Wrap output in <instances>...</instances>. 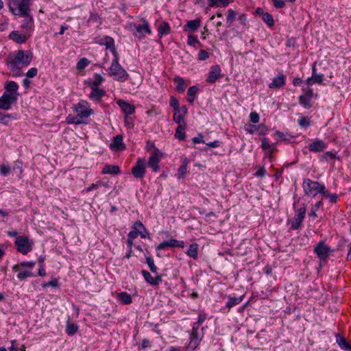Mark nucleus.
<instances>
[{
    "instance_id": "c9c22d12",
    "label": "nucleus",
    "mask_w": 351,
    "mask_h": 351,
    "mask_svg": "<svg viewBox=\"0 0 351 351\" xmlns=\"http://www.w3.org/2000/svg\"><path fill=\"white\" fill-rule=\"evenodd\" d=\"M185 123L179 124L176 130L175 136L179 140L183 141L185 139Z\"/></svg>"
},
{
    "instance_id": "69168bd1",
    "label": "nucleus",
    "mask_w": 351,
    "mask_h": 351,
    "mask_svg": "<svg viewBox=\"0 0 351 351\" xmlns=\"http://www.w3.org/2000/svg\"><path fill=\"white\" fill-rule=\"evenodd\" d=\"M38 73V69L35 67L29 69L26 73V76L29 78L34 77Z\"/></svg>"
},
{
    "instance_id": "2f4dec72",
    "label": "nucleus",
    "mask_w": 351,
    "mask_h": 351,
    "mask_svg": "<svg viewBox=\"0 0 351 351\" xmlns=\"http://www.w3.org/2000/svg\"><path fill=\"white\" fill-rule=\"evenodd\" d=\"M198 247L199 245L196 243L191 244L186 252V254L193 259H197L198 254Z\"/></svg>"
},
{
    "instance_id": "e433bc0d",
    "label": "nucleus",
    "mask_w": 351,
    "mask_h": 351,
    "mask_svg": "<svg viewBox=\"0 0 351 351\" xmlns=\"http://www.w3.org/2000/svg\"><path fill=\"white\" fill-rule=\"evenodd\" d=\"M94 77V80L88 83V86L90 88H98V86L104 81V78L99 74H95Z\"/></svg>"
},
{
    "instance_id": "f8f14e48",
    "label": "nucleus",
    "mask_w": 351,
    "mask_h": 351,
    "mask_svg": "<svg viewBox=\"0 0 351 351\" xmlns=\"http://www.w3.org/2000/svg\"><path fill=\"white\" fill-rule=\"evenodd\" d=\"M306 208L304 205L300 207V208L295 210V215L291 223V228L294 230H297L301 226L302 222L303 221L305 215H306Z\"/></svg>"
},
{
    "instance_id": "393cba45",
    "label": "nucleus",
    "mask_w": 351,
    "mask_h": 351,
    "mask_svg": "<svg viewBox=\"0 0 351 351\" xmlns=\"http://www.w3.org/2000/svg\"><path fill=\"white\" fill-rule=\"evenodd\" d=\"M335 337L336 343L341 350L351 351V346L348 343L346 338L341 334L337 333Z\"/></svg>"
},
{
    "instance_id": "5701e85b",
    "label": "nucleus",
    "mask_w": 351,
    "mask_h": 351,
    "mask_svg": "<svg viewBox=\"0 0 351 351\" xmlns=\"http://www.w3.org/2000/svg\"><path fill=\"white\" fill-rule=\"evenodd\" d=\"M117 103L123 112L127 115H130L134 112L135 107L134 105H132L122 99L118 100Z\"/></svg>"
},
{
    "instance_id": "7c9ffc66",
    "label": "nucleus",
    "mask_w": 351,
    "mask_h": 351,
    "mask_svg": "<svg viewBox=\"0 0 351 351\" xmlns=\"http://www.w3.org/2000/svg\"><path fill=\"white\" fill-rule=\"evenodd\" d=\"M243 297H244L243 295L237 297V298L229 296L228 301L227 302V303L226 304V307L228 308V309H230L233 306L241 303L243 299Z\"/></svg>"
},
{
    "instance_id": "20e7f679",
    "label": "nucleus",
    "mask_w": 351,
    "mask_h": 351,
    "mask_svg": "<svg viewBox=\"0 0 351 351\" xmlns=\"http://www.w3.org/2000/svg\"><path fill=\"white\" fill-rule=\"evenodd\" d=\"M302 188L305 195L314 197L318 194L322 195L326 186L322 182L306 178L303 180Z\"/></svg>"
},
{
    "instance_id": "6e6552de",
    "label": "nucleus",
    "mask_w": 351,
    "mask_h": 351,
    "mask_svg": "<svg viewBox=\"0 0 351 351\" xmlns=\"http://www.w3.org/2000/svg\"><path fill=\"white\" fill-rule=\"evenodd\" d=\"M130 27L134 28L133 34L134 36L139 39L144 38L146 34H152L150 25L145 19H142V24H131Z\"/></svg>"
},
{
    "instance_id": "bf43d9fd",
    "label": "nucleus",
    "mask_w": 351,
    "mask_h": 351,
    "mask_svg": "<svg viewBox=\"0 0 351 351\" xmlns=\"http://www.w3.org/2000/svg\"><path fill=\"white\" fill-rule=\"evenodd\" d=\"M237 20L239 21L243 28H245L247 25V16L245 14H241L237 17Z\"/></svg>"
},
{
    "instance_id": "7ed1b4c3",
    "label": "nucleus",
    "mask_w": 351,
    "mask_h": 351,
    "mask_svg": "<svg viewBox=\"0 0 351 351\" xmlns=\"http://www.w3.org/2000/svg\"><path fill=\"white\" fill-rule=\"evenodd\" d=\"M10 11L15 16L23 17L24 19L21 22V27L25 30V33L30 32L34 29V19L31 15L30 7L25 14H21L19 6H14V3L8 5Z\"/></svg>"
},
{
    "instance_id": "603ef678",
    "label": "nucleus",
    "mask_w": 351,
    "mask_h": 351,
    "mask_svg": "<svg viewBox=\"0 0 351 351\" xmlns=\"http://www.w3.org/2000/svg\"><path fill=\"white\" fill-rule=\"evenodd\" d=\"M187 43L189 45L194 47L196 46V45H198L199 46L202 45L199 40L197 39V37L193 35H189L188 36Z\"/></svg>"
},
{
    "instance_id": "a878e982",
    "label": "nucleus",
    "mask_w": 351,
    "mask_h": 351,
    "mask_svg": "<svg viewBox=\"0 0 351 351\" xmlns=\"http://www.w3.org/2000/svg\"><path fill=\"white\" fill-rule=\"evenodd\" d=\"M200 23L201 21L199 19L188 21L184 26V31H196L200 26Z\"/></svg>"
},
{
    "instance_id": "58836bf2",
    "label": "nucleus",
    "mask_w": 351,
    "mask_h": 351,
    "mask_svg": "<svg viewBox=\"0 0 351 351\" xmlns=\"http://www.w3.org/2000/svg\"><path fill=\"white\" fill-rule=\"evenodd\" d=\"M117 298L124 304H130L132 302L131 295L126 292L119 293Z\"/></svg>"
},
{
    "instance_id": "39448f33",
    "label": "nucleus",
    "mask_w": 351,
    "mask_h": 351,
    "mask_svg": "<svg viewBox=\"0 0 351 351\" xmlns=\"http://www.w3.org/2000/svg\"><path fill=\"white\" fill-rule=\"evenodd\" d=\"M332 249L325 243L324 241H321L318 242L313 249V252L319 260V264L325 263L328 257L335 252Z\"/></svg>"
},
{
    "instance_id": "680f3d73",
    "label": "nucleus",
    "mask_w": 351,
    "mask_h": 351,
    "mask_svg": "<svg viewBox=\"0 0 351 351\" xmlns=\"http://www.w3.org/2000/svg\"><path fill=\"white\" fill-rule=\"evenodd\" d=\"M208 58H209V54L206 50L201 49L199 51V53H198V60H207Z\"/></svg>"
},
{
    "instance_id": "8fccbe9b",
    "label": "nucleus",
    "mask_w": 351,
    "mask_h": 351,
    "mask_svg": "<svg viewBox=\"0 0 351 351\" xmlns=\"http://www.w3.org/2000/svg\"><path fill=\"white\" fill-rule=\"evenodd\" d=\"M336 158V154L332 152H326L325 154L319 156L321 161L333 160Z\"/></svg>"
},
{
    "instance_id": "c756f323",
    "label": "nucleus",
    "mask_w": 351,
    "mask_h": 351,
    "mask_svg": "<svg viewBox=\"0 0 351 351\" xmlns=\"http://www.w3.org/2000/svg\"><path fill=\"white\" fill-rule=\"evenodd\" d=\"M173 82L177 84L176 90L178 93H184L187 86V84H185L184 79L180 76H176L173 78Z\"/></svg>"
},
{
    "instance_id": "4468645a",
    "label": "nucleus",
    "mask_w": 351,
    "mask_h": 351,
    "mask_svg": "<svg viewBox=\"0 0 351 351\" xmlns=\"http://www.w3.org/2000/svg\"><path fill=\"white\" fill-rule=\"evenodd\" d=\"M221 77L222 75L220 66L219 65H215L211 66L206 81L208 83L213 84Z\"/></svg>"
},
{
    "instance_id": "0e129e2a",
    "label": "nucleus",
    "mask_w": 351,
    "mask_h": 351,
    "mask_svg": "<svg viewBox=\"0 0 351 351\" xmlns=\"http://www.w3.org/2000/svg\"><path fill=\"white\" fill-rule=\"evenodd\" d=\"M256 131L258 132L259 135H264L267 131V127L264 124H259L256 126Z\"/></svg>"
},
{
    "instance_id": "338daca9",
    "label": "nucleus",
    "mask_w": 351,
    "mask_h": 351,
    "mask_svg": "<svg viewBox=\"0 0 351 351\" xmlns=\"http://www.w3.org/2000/svg\"><path fill=\"white\" fill-rule=\"evenodd\" d=\"M170 106L173 108V110L178 109L179 107V101L178 100L173 96H171L170 97Z\"/></svg>"
},
{
    "instance_id": "864d4df0",
    "label": "nucleus",
    "mask_w": 351,
    "mask_h": 351,
    "mask_svg": "<svg viewBox=\"0 0 351 351\" xmlns=\"http://www.w3.org/2000/svg\"><path fill=\"white\" fill-rule=\"evenodd\" d=\"M141 274L145 280L147 282L150 284L151 285H153L154 282V277L152 276L150 273L147 271V270H142Z\"/></svg>"
},
{
    "instance_id": "49530a36",
    "label": "nucleus",
    "mask_w": 351,
    "mask_h": 351,
    "mask_svg": "<svg viewBox=\"0 0 351 351\" xmlns=\"http://www.w3.org/2000/svg\"><path fill=\"white\" fill-rule=\"evenodd\" d=\"M168 241L171 247H184V242L183 241H178L175 239H171L168 240Z\"/></svg>"
},
{
    "instance_id": "f704fd0d",
    "label": "nucleus",
    "mask_w": 351,
    "mask_h": 351,
    "mask_svg": "<svg viewBox=\"0 0 351 351\" xmlns=\"http://www.w3.org/2000/svg\"><path fill=\"white\" fill-rule=\"evenodd\" d=\"M185 114H182L180 110L176 109L173 110V121L178 124H184V117Z\"/></svg>"
},
{
    "instance_id": "3c124183",
    "label": "nucleus",
    "mask_w": 351,
    "mask_h": 351,
    "mask_svg": "<svg viewBox=\"0 0 351 351\" xmlns=\"http://www.w3.org/2000/svg\"><path fill=\"white\" fill-rule=\"evenodd\" d=\"M66 122L69 124L74 123L76 125H80V124L84 123L82 119H80L77 115L73 116V117H71V115H69L66 118Z\"/></svg>"
},
{
    "instance_id": "423d86ee",
    "label": "nucleus",
    "mask_w": 351,
    "mask_h": 351,
    "mask_svg": "<svg viewBox=\"0 0 351 351\" xmlns=\"http://www.w3.org/2000/svg\"><path fill=\"white\" fill-rule=\"evenodd\" d=\"M75 112L77 116L85 123V120L88 119L93 113V110L90 108L88 103L85 100H81L75 106Z\"/></svg>"
},
{
    "instance_id": "4be33fe9",
    "label": "nucleus",
    "mask_w": 351,
    "mask_h": 351,
    "mask_svg": "<svg viewBox=\"0 0 351 351\" xmlns=\"http://www.w3.org/2000/svg\"><path fill=\"white\" fill-rule=\"evenodd\" d=\"M9 38L18 44L25 43L27 40V37L24 34H21L17 30L12 31L10 34Z\"/></svg>"
},
{
    "instance_id": "bb28decb",
    "label": "nucleus",
    "mask_w": 351,
    "mask_h": 351,
    "mask_svg": "<svg viewBox=\"0 0 351 351\" xmlns=\"http://www.w3.org/2000/svg\"><path fill=\"white\" fill-rule=\"evenodd\" d=\"M101 173L103 174L117 175L120 173V168L118 165H106L104 167Z\"/></svg>"
},
{
    "instance_id": "4d7b16f0",
    "label": "nucleus",
    "mask_w": 351,
    "mask_h": 351,
    "mask_svg": "<svg viewBox=\"0 0 351 351\" xmlns=\"http://www.w3.org/2000/svg\"><path fill=\"white\" fill-rule=\"evenodd\" d=\"M101 19L98 14L97 13H91L88 19V22H93L96 24H101Z\"/></svg>"
},
{
    "instance_id": "f3484780",
    "label": "nucleus",
    "mask_w": 351,
    "mask_h": 351,
    "mask_svg": "<svg viewBox=\"0 0 351 351\" xmlns=\"http://www.w3.org/2000/svg\"><path fill=\"white\" fill-rule=\"evenodd\" d=\"M316 67L315 63H314L313 66V75L311 77H308L306 80V84L308 86H312L313 84L317 83L319 84H322L324 80V75L323 74H317L316 73Z\"/></svg>"
},
{
    "instance_id": "473e14b6",
    "label": "nucleus",
    "mask_w": 351,
    "mask_h": 351,
    "mask_svg": "<svg viewBox=\"0 0 351 351\" xmlns=\"http://www.w3.org/2000/svg\"><path fill=\"white\" fill-rule=\"evenodd\" d=\"M78 326L75 323H73L68 320L66 325V332L69 335H73L75 334L78 330Z\"/></svg>"
},
{
    "instance_id": "37998d69",
    "label": "nucleus",
    "mask_w": 351,
    "mask_h": 351,
    "mask_svg": "<svg viewBox=\"0 0 351 351\" xmlns=\"http://www.w3.org/2000/svg\"><path fill=\"white\" fill-rule=\"evenodd\" d=\"M263 20L269 27H272L275 24L272 15L269 12L263 14Z\"/></svg>"
},
{
    "instance_id": "1a4fd4ad",
    "label": "nucleus",
    "mask_w": 351,
    "mask_h": 351,
    "mask_svg": "<svg viewBox=\"0 0 351 351\" xmlns=\"http://www.w3.org/2000/svg\"><path fill=\"white\" fill-rule=\"evenodd\" d=\"M18 95L19 93L5 92L0 97V109L9 110L12 105L16 103Z\"/></svg>"
},
{
    "instance_id": "774afa93",
    "label": "nucleus",
    "mask_w": 351,
    "mask_h": 351,
    "mask_svg": "<svg viewBox=\"0 0 351 351\" xmlns=\"http://www.w3.org/2000/svg\"><path fill=\"white\" fill-rule=\"evenodd\" d=\"M10 171L11 168L10 166L1 165L0 167V173L4 176H7Z\"/></svg>"
},
{
    "instance_id": "e2e57ef3",
    "label": "nucleus",
    "mask_w": 351,
    "mask_h": 351,
    "mask_svg": "<svg viewBox=\"0 0 351 351\" xmlns=\"http://www.w3.org/2000/svg\"><path fill=\"white\" fill-rule=\"evenodd\" d=\"M47 287H55V288L58 287H59L58 280L57 279H54L53 280H51V281H49V282L45 283L43 285V288H46Z\"/></svg>"
},
{
    "instance_id": "79ce46f5",
    "label": "nucleus",
    "mask_w": 351,
    "mask_h": 351,
    "mask_svg": "<svg viewBox=\"0 0 351 351\" xmlns=\"http://www.w3.org/2000/svg\"><path fill=\"white\" fill-rule=\"evenodd\" d=\"M311 99L312 98L305 95H302L299 97L300 104L302 105L305 108H310L311 107Z\"/></svg>"
},
{
    "instance_id": "0eeeda50",
    "label": "nucleus",
    "mask_w": 351,
    "mask_h": 351,
    "mask_svg": "<svg viewBox=\"0 0 351 351\" xmlns=\"http://www.w3.org/2000/svg\"><path fill=\"white\" fill-rule=\"evenodd\" d=\"M14 244L17 247L18 252L27 254L32 250L34 243L27 237L19 236L16 238Z\"/></svg>"
},
{
    "instance_id": "b1692460",
    "label": "nucleus",
    "mask_w": 351,
    "mask_h": 351,
    "mask_svg": "<svg viewBox=\"0 0 351 351\" xmlns=\"http://www.w3.org/2000/svg\"><path fill=\"white\" fill-rule=\"evenodd\" d=\"M92 89L89 98L94 101L99 102L101 99L105 96L106 92L99 88H90Z\"/></svg>"
},
{
    "instance_id": "c03bdc74",
    "label": "nucleus",
    "mask_w": 351,
    "mask_h": 351,
    "mask_svg": "<svg viewBox=\"0 0 351 351\" xmlns=\"http://www.w3.org/2000/svg\"><path fill=\"white\" fill-rule=\"evenodd\" d=\"M187 164H188V161L186 159H185L183 161L182 165L179 167V169L178 170V175L179 178H183L185 176V174L186 173Z\"/></svg>"
},
{
    "instance_id": "aec40b11",
    "label": "nucleus",
    "mask_w": 351,
    "mask_h": 351,
    "mask_svg": "<svg viewBox=\"0 0 351 351\" xmlns=\"http://www.w3.org/2000/svg\"><path fill=\"white\" fill-rule=\"evenodd\" d=\"M285 84V76L283 73H279L278 76L274 78L273 81L269 84L270 88H280Z\"/></svg>"
},
{
    "instance_id": "72a5a7b5",
    "label": "nucleus",
    "mask_w": 351,
    "mask_h": 351,
    "mask_svg": "<svg viewBox=\"0 0 351 351\" xmlns=\"http://www.w3.org/2000/svg\"><path fill=\"white\" fill-rule=\"evenodd\" d=\"M208 1L210 7H226L231 2L230 0H208Z\"/></svg>"
},
{
    "instance_id": "ea45409f",
    "label": "nucleus",
    "mask_w": 351,
    "mask_h": 351,
    "mask_svg": "<svg viewBox=\"0 0 351 351\" xmlns=\"http://www.w3.org/2000/svg\"><path fill=\"white\" fill-rule=\"evenodd\" d=\"M5 88L7 93H17L19 85L14 81H8L5 84Z\"/></svg>"
},
{
    "instance_id": "de8ad7c7",
    "label": "nucleus",
    "mask_w": 351,
    "mask_h": 351,
    "mask_svg": "<svg viewBox=\"0 0 351 351\" xmlns=\"http://www.w3.org/2000/svg\"><path fill=\"white\" fill-rule=\"evenodd\" d=\"M90 62L86 58H82L77 62L76 68L78 70H82L85 69Z\"/></svg>"
},
{
    "instance_id": "13d9d810",
    "label": "nucleus",
    "mask_w": 351,
    "mask_h": 351,
    "mask_svg": "<svg viewBox=\"0 0 351 351\" xmlns=\"http://www.w3.org/2000/svg\"><path fill=\"white\" fill-rule=\"evenodd\" d=\"M299 125L302 128H306L310 125V121L308 117H302L298 120Z\"/></svg>"
},
{
    "instance_id": "052dcab7",
    "label": "nucleus",
    "mask_w": 351,
    "mask_h": 351,
    "mask_svg": "<svg viewBox=\"0 0 351 351\" xmlns=\"http://www.w3.org/2000/svg\"><path fill=\"white\" fill-rule=\"evenodd\" d=\"M260 119L259 114L256 112H252L250 114V121L253 123H258Z\"/></svg>"
},
{
    "instance_id": "4c0bfd02",
    "label": "nucleus",
    "mask_w": 351,
    "mask_h": 351,
    "mask_svg": "<svg viewBox=\"0 0 351 351\" xmlns=\"http://www.w3.org/2000/svg\"><path fill=\"white\" fill-rule=\"evenodd\" d=\"M237 13L236 11L229 9L227 11L226 16V23L228 27H230L232 24V22L237 19Z\"/></svg>"
},
{
    "instance_id": "cd10ccee",
    "label": "nucleus",
    "mask_w": 351,
    "mask_h": 351,
    "mask_svg": "<svg viewBox=\"0 0 351 351\" xmlns=\"http://www.w3.org/2000/svg\"><path fill=\"white\" fill-rule=\"evenodd\" d=\"M261 147L262 149L267 152V154H269V157H271V154L275 149V145H271L269 142V140L267 138H263L261 139Z\"/></svg>"
},
{
    "instance_id": "c85d7f7f",
    "label": "nucleus",
    "mask_w": 351,
    "mask_h": 351,
    "mask_svg": "<svg viewBox=\"0 0 351 351\" xmlns=\"http://www.w3.org/2000/svg\"><path fill=\"white\" fill-rule=\"evenodd\" d=\"M171 32V27L167 22L162 21L158 27V36L162 38L164 35L169 34Z\"/></svg>"
},
{
    "instance_id": "a18cd8bd",
    "label": "nucleus",
    "mask_w": 351,
    "mask_h": 351,
    "mask_svg": "<svg viewBox=\"0 0 351 351\" xmlns=\"http://www.w3.org/2000/svg\"><path fill=\"white\" fill-rule=\"evenodd\" d=\"M322 195L328 198L330 203H336L337 201L338 195L335 193H330L326 189H325Z\"/></svg>"
},
{
    "instance_id": "dca6fc26",
    "label": "nucleus",
    "mask_w": 351,
    "mask_h": 351,
    "mask_svg": "<svg viewBox=\"0 0 351 351\" xmlns=\"http://www.w3.org/2000/svg\"><path fill=\"white\" fill-rule=\"evenodd\" d=\"M97 43L101 45L106 46V49H109L113 55L118 53L114 46V39L112 37L106 36L100 38Z\"/></svg>"
},
{
    "instance_id": "412c9836",
    "label": "nucleus",
    "mask_w": 351,
    "mask_h": 351,
    "mask_svg": "<svg viewBox=\"0 0 351 351\" xmlns=\"http://www.w3.org/2000/svg\"><path fill=\"white\" fill-rule=\"evenodd\" d=\"M19 265H14L12 267V270L14 272H17V278L20 280H23L24 279L32 277L34 276L33 273L29 270H21L19 267Z\"/></svg>"
},
{
    "instance_id": "2eb2a0df",
    "label": "nucleus",
    "mask_w": 351,
    "mask_h": 351,
    "mask_svg": "<svg viewBox=\"0 0 351 351\" xmlns=\"http://www.w3.org/2000/svg\"><path fill=\"white\" fill-rule=\"evenodd\" d=\"M30 1L31 0H8V5H10L14 3V6H19L20 13L24 14L29 10Z\"/></svg>"
},
{
    "instance_id": "ddd939ff",
    "label": "nucleus",
    "mask_w": 351,
    "mask_h": 351,
    "mask_svg": "<svg viewBox=\"0 0 351 351\" xmlns=\"http://www.w3.org/2000/svg\"><path fill=\"white\" fill-rule=\"evenodd\" d=\"M203 334L189 333V340L185 347L186 351H194L196 350L199 347L203 339Z\"/></svg>"
},
{
    "instance_id": "9d476101",
    "label": "nucleus",
    "mask_w": 351,
    "mask_h": 351,
    "mask_svg": "<svg viewBox=\"0 0 351 351\" xmlns=\"http://www.w3.org/2000/svg\"><path fill=\"white\" fill-rule=\"evenodd\" d=\"M162 153L159 149H154V152H152L147 165L152 169L154 172H158L160 169L159 162L162 157Z\"/></svg>"
},
{
    "instance_id": "a211bd4d",
    "label": "nucleus",
    "mask_w": 351,
    "mask_h": 351,
    "mask_svg": "<svg viewBox=\"0 0 351 351\" xmlns=\"http://www.w3.org/2000/svg\"><path fill=\"white\" fill-rule=\"evenodd\" d=\"M327 147V144L322 140L315 139L308 145V149L312 152H320Z\"/></svg>"
},
{
    "instance_id": "5fc2aeb1",
    "label": "nucleus",
    "mask_w": 351,
    "mask_h": 351,
    "mask_svg": "<svg viewBox=\"0 0 351 351\" xmlns=\"http://www.w3.org/2000/svg\"><path fill=\"white\" fill-rule=\"evenodd\" d=\"M13 171L21 175L23 173V162L20 160L15 161L14 162Z\"/></svg>"
},
{
    "instance_id": "f03ea898",
    "label": "nucleus",
    "mask_w": 351,
    "mask_h": 351,
    "mask_svg": "<svg viewBox=\"0 0 351 351\" xmlns=\"http://www.w3.org/2000/svg\"><path fill=\"white\" fill-rule=\"evenodd\" d=\"M108 74L114 80L123 82L128 80L129 75L119 62V55H114V59L110 66L107 70Z\"/></svg>"
},
{
    "instance_id": "6e6d98bb",
    "label": "nucleus",
    "mask_w": 351,
    "mask_h": 351,
    "mask_svg": "<svg viewBox=\"0 0 351 351\" xmlns=\"http://www.w3.org/2000/svg\"><path fill=\"white\" fill-rule=\"evenodd\" d=\"M11 115L10 114H3L0 112V123L7 125L10 121Z\"/></svg>"
},
{
    "instance_id": "9b49d317",
    "label": "nucleus",
    "mask_w": 351,
    "mask_h": 351,
    "mask_svg": "<svg viewBox=\"0 0 351 351\" xmlns=\"http://www.w3.org/2000/svg\"><path fill=\"white\" fill-rule=\"evenodd\" d=\"M146 173L145 160L139 158L132 169V173L136 178L142 179Z\"/></svg>"
},
{
    "instance_id": "6ab92c4d",
    "label": "nucleus",
    "mask_w": 351,
    "mask_h": 351,
    "mask_svg": "<svg viewBox=\"0 0 351 351\" xmlns=\"http://www.w3.org/2000/svg\"><path fill=\"white\" fill-rule=\"evenodd\" d=\"M110 147L114 151L124 149L125 145L123 142V136L119 134L114 137L112 142L110 145Z\"/></svg>"
},
{
    "instance_id": "f257e3e1",
    "label": "nucleus",
    "mask_w": 351,
    "mask_h": 351,
    "mask_svg": "<svg viewBox=\"0 0 351 351\" xmlns=\"http://www.w3.org/2000/svg\"><path fill=\"white\" fill-rule=\"evenodd\" d=\"M33 60L31 50H18L8 54L5 64L13 72V76L17 77L22 74V69L29 66Z\"/></svg>"
},
{
    "instance_id": "09e8293b",
    "label": "nucleus",
    "mask_w": 351,
    "mask_h": 351,
    "mask_svg": "<svg viewBox=\"0 0 351 351\" xmlns=\"http://www.w3.org/2000/svg\"><path fill=\"white\" fill-rule=\"evenodd\" d=\"M145 259L150 271L154 274L157 273L158 268L155 265L153 258L152 257L147 256Z\"/></svg>"
},
{
    "instance_id": "a19ab883",
    "label": "nucleus",
    "mask_w": 351,
    "mask_h": 351,
    "mask_svg": "<svg viewBox=\"0 0 351 351\" xmlns=\"http://www.w3.org/2000/svg\"><path fill=\"white\" fill-rule=\"evenodd\" d=\"M198 91V88L196 86L189 87L187 90L188 101L193 103L195 100V97Z\"/></svg>"
}]
</instances>
